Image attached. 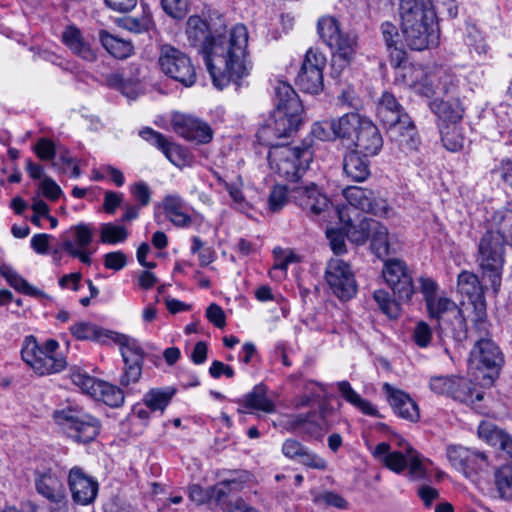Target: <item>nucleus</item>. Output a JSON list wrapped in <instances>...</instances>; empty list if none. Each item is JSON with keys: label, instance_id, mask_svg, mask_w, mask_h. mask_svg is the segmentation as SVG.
I'll list each match as a JSON object with an SVG mask.
<instances>
[{"label": "nucleus", "instance_id": "obj_1", "mask_svg": "<svg viewBox=\"0 0 512 512\" xmlns=\"http://www.w3.org/2000/svg\"><path fill=\"white\" fill-rule=\"evenodd\" d=\"M248 31L243 24L235 25L229 33H213L204 45L205 64L218 89L249 73L247 62Z\"/></svg>", "mask_w": 512, "mask_h": 512}, {"label": "nucleus", "instance_id": "obj_2", "mask_svg": "<svg viewBox=\"0 0 512 512\" xmlns=\"http://www.w3.org/2000/svg\"><path fill=\"white\" fill-rule=\"evenodd\" d=\"M343 195L349 205L335 208L339 222L342 224L341 229L351 242L358 245L364 244L372 232L370 224L376 223V220L366 217L358 219L357 210L382 217L387 215L389 205L384 198L379 197L372 190L358 186L347 187L343 190Z\"/></svg>", "mask_w": 512, "mask_h": 512}, {"label": "nucleus", "instance_id": "obj_3", "mask_svg": "<svg viewBox=\"0 0 512 512\" xmlns=\"http://www.w3.org/2000/svg\"><path fill=\"white\" fill-rule=\"evenodd\" d=\"M275 108L258 133V139L268 146L275 145L274 138L292 136L302 123L303 106L292 88L284 81L275 85Z\"/></svg>", "mask_w": 512, "mask_h": 512}, {"label": "nucleus", "instance_id": "obj_4", "mask_svg": "<svg viewBox=\"0 0 512 512\" xmlns=\"http://www.w3.org/2000/svg\"><path fill=\"white\" fill-rule=\"evenodd\" d=\"M71 334L78 340H93L101 344L115 342L120 346L124 361L120 385L127 388L139 381L142 375L144 352L135 339L125 335L104 330L88 322H78L70 327Z\"/></svg>", "mask_w": 512, "mask_h": 512}, {"label": "nucleus", "instance_id": "obj_5", "mask_svg": "<svg viewBox=\"0 0 512 512\" xmlns=\"http://www.w3.org/2000/svg\"><path fill=\"white\" fill-rule=\"evenodd\" d=\"M402 34L407 46L422 51L438 43L436 15L428 0H400Z\"/></svg>", "mask_w": 512, "mask_h": 512}, {"label": "nucleus", "instance_id": "obj_6", "mask_svg": "<svg viewBox=\"0 0 512 512\" xmlns=\"http://www.w3.org/2000/svg\"><path fill=\"white\" fill-rule=\"evenodd\" d=\"M382 276L398 300L392 299L390 294L383 289L374 292V300L380 310L389 318H397L400 311L398 301H409L414 293L412 276L406 263L400 259L386 260Z\"/></svg>", "mask_w": 512, "mask_h": 512}, {"label": "nucleus", "instance_id": "obj_7", "mask_svg": "<svg viewBox=\"0 0 512 512\" xmlns=\"http://www.w3.org/2000/svg\"><path fill=\"white\" fill-rule=\"evenodd\" d=\"M336 131L340 139L351 141L356 152L363 156H375L383 147V138L378 127L367 117L358 113H346L338 118Z\"/></svg>", "mask_w": 512, "mask_h": 512}, {"label": "nucleus", "instance_id": "obj_8", "mask_svg": "<svg viewBox=\"0 0 512 512\" xmlns=\"http://www.w3.org/2000/svg\"><path fill=\"white\" fill-rule=\"evenodd\" d=\"M376 115L380 122L392 131L395 141L402 150L417 149L420 141L415 125L393 94H382L377 104Z\"/></svg>", "mask_w": 512, "mask_h": 512}, {"label": "nucleus", "instance_id": "obj_9", "mask_svg": "<svg viewBox=\"0 0 512 512\" xmlns=\"http://www.w3.org/2000/svg\"><path fill=\"white\" fill-rule=\"evenodd\" d=\"M312 159L313 152L307 145H272L268 153L271 168L290 183L300 180Z\"/></svg>", "mask_w": 512, "mask_h": 512}, {"label": "nucleus", "instance_id": "obj_10", "mask_svg": "<svg viewBox=\"0 0 512 512\" xmlns=\"http://www.w3.org/2000/svg\"><path fill=\"white\" fill-rule=\"evenodd\" d=\"M59 343L49 339L41 347L32 335L25 337L21 349L23 361L39 376L59 373L67 366L65 357L58 355Z\"/></svg>", "mask_w": 512, "mask_h": 512}, {"label": "nucleus", "instance_id": "obj_11", "mask_svg": "<svg viewBox=\"0 0 512 512\" xmlns=\"http://www.w3.org/2000/svg\"><path fill=\"white\" fill-rule=\"evenodd\" d=\"M53 419L73 440L81 443L93 441L100 431V422L79 406H67L54 411Z\"/></svg>", "mask_w": 512, "mask_h": 512}, {"label": "nucleus", "instance_id": "obj_12", "mask_svg": "<svg viewBox=\"0 0 512 512\" xmlns=\"http://www.w3.org/2000/svg\"><path fill=\"white\" fill-rule=\"evenodd\" d=\"M476 261L483 279L488 280L497 291L505 263V245L501 238L492 232H485L479 240Z\"/></svg>", "mask_w": 512, "mask_h": 512}, {"label": "nucleus", "instance_id": "obj_13", "mask_svg": "<svg viewBox=\"0 0 512 512\" xmlns=\"http://www.w3.org/2000/svg\"><path fill=\"white\" fill-rule=\"evenodd\" d=\"M159 65L165 75L185 87L192 86L196 81L195 68L190 58L171 45L161 46Z\"/></svg>", "mask_w": 512, "mask_h": 512}, {"label": "nucleus", "instance_id": "obj_14", "mask_svg": "<svg viewBox=\"0 0 512 512\" xmlns=\"http://www.w3.org/2000/svg\"><path fill=\"white\" fill-rule=\"evenodd\" d=\"M326 57L317 49L310 48L296 78L299 88L310 94H317L323 89V69Z\"/></svg>", "mask_w": 512, "mask_h": 512}, {"label": "nucleus", "instance_id": "obj_15", "mask_svg": "<svg viewBox=\"0 0 512 512\" xmlns=\"http://www.w3.org/2000/svg\"><path fill=\"white\" fill-rule=\"evenodd\" d=\"M325 280L333 293L341 300L351 299L357 291L356 280L350 265L345 261L332 258L325 270Z\"/></svg>", "mask_w": 512, "mask_h": 512}, {"label": "nucleus", "instance_id": "obj_16", "mask_svg": "<svg viewBox=\"0 0 512 512\" xmlns=\"http://www.w3.org/2000/svg\"><path fill=\"white\" fill-rule=\"evenodd\" d=\"M36 491L49 502V512H68L66 489L60 478L48 470L35 477Z\"/></svg>", "mask_w": 512, "mask_h": 512}, {"label": "nucleus", "instance_id": "obj_17", "mask_svg": "<svg viewBox=\"0 0 512 512\" xmlns=\"http://www.w3.org/2000/svg\"><path fill=\"white\" fill-rule=\"evenodd\" d=\"M285 428L290 432L320 439L330 429V426L325 420L323 410H321L320 413L312 411L305 414L289 415L285 420Z\"/></svg>", "mask_w": 512, "mask_h": 512}, {"label": "nucleus", "instance_id": "obj_18", "mask_svg": "<svg viewBox=\"0 0 512 512\" xmlns=\"http://www.w3.org/2000/svg\"><path fill=\"white\" fill-rule=\"evenodd\" d=\"M68 486L73 501L80 505L93 503L99 488L97 480L78 466L70 469L68 473Z\"/></svg>", "mask_w": 512, "mask_h": 512}, {"label": "nucleus", "instance_id": "obj_19", "mask_svg": "<svg viewBox=\"0 0 512 512\" xmlns=\"http://www.w3.org/2000/svg\"><path fill=\"white\" fill-rule=\"evenodd\" d=\"M289 187L292 200L307 213L319 215L324 212L329 205V200L318 190L314 183H293Z\"/></svg>", "mask_w": 512, "mask_h": 512}, {"label": "nucleus", "instance_id": "obj_20", "mask_svg": "<svg viewBox=\"0 0 512 512\" xmlns=\"http://www.w3.org/2000/svg\"><path fill=\"white\" fill-rule=\"evenodd\" d=\"M429 388L436 394L451 396L462 402L470 400L472 396V383L459 376H433Z\"/></svg>", "mask_w": 512, "mask_h": 512}, {"label": "nucleus", "instance_id": "obj_21", "mask_svg": "<svg viewBox=\"0 0 512 512\" xmlns=\"http://www.w3.org/2000/svg\"><path fill=\"white\" fill-rule=\"evenodd\" d=\"M173 130L183 138L205 144L212 139L210 126L190 116L179 115L172 120Z\"/></svg>", "mask_w": 512, "mask_h": 512}, {"label": "nucleus", "instance_id": "obj_22", "mask_svg": "<svg viewBox=\"0 0 512 512\" xmlns=\"http://www.w3.org/2000/svg\"><path fill=\"white\" fill-rule=\"evenodd\" d=\"M447 458L453 467L464 473L482 469L487 464V456L483 452L460 445L448 446Z\"/></svg>", "mask_w": 512, "mask_h": 512}, {"label": "nucleus", "instance_id": "obj_23", "mask_svg": "<svg viewBox=\"0 0 512 512\" xmlns=\"http://www.w3.org/2000/svg\"><path fill=\"white\" fill-rule=\"evenodd\" d=\"M406 86L412 88L416 93L425 97H431L435 93L432 80L425 74L420 67L404 65L399 67L397 80H400Z\"/></svg>", "mask_w": 512, "mask_h": 512}, {"label": "nucleus", "instance_id": "obj_24", "mask_svg": "<svg viewBox=\"0 0 512 512\" xmlns=\"http://www.w3.org/2000/svg\"><path fill=\"white\" fill-rule=\"evenodd\" d=\"M383 390L386 392L389 403L398 416L411 422L419 419L418 406L408 394L394 389L389 383H384Z\"/></svg>", "mask_w": 512, "mask_h": 512}, {"label": "nucleus", "instance_id": "obj_25", "mask_svg": "<svg viewBox=\"0 0 512 512\" xmlns=\"http://www.w3.org/2000/svg\"><path fill=\"white\" fill-rule=\"evenodd\" d=\"M357 47V36L354 33H342L330 46L335 51L332 59L333 69L342 70L347 67L353 60Z\"/></svg>", "mask_w": 512, "mask_h": 512}, {"label": "nucleus", "instance_id": "obj_26", "mask_svg": "<svg viewBox=\"0 0 512 512\" xmlns=\"http://www.w3.org/2000/svg\"><path fill=\"white\" fill-rule=\"evenodd\" d=\"M139 135L151 145L163 152L166 158L174 165L180 166L184 162L183 150L180 146L170 142L165 136L151 128H144Z\"/></svg>", "mask_w": 512, "mask_h": 512}, {"label": "nucleus", "instance_id": "obj_27", "mask_svg": "<svg viewBox=\"0 0 512 512\" xmlns=\"http://www.w3.org/2000/svg\"><path fill=\"white\" fill-rule=\"evenodd\" d=\"M426 307L429 316L437 321L436 329L439 336L442 337V333L447 330L445 324L451 320L453 313H458L459 307L454 301L443 296L428 300Z\"/></svg>", "mask_w": 512, "mask_h": 512}, {"label": "nucleus", "instance_id": "obj_28", "mask_svg": "<svg viewBox=\"0 0 512 512\" xmlns=\"http://www.w3.org/2000/svg\"><path fill=\"white\" fill-rule=\"evenodd\" d=\"M62 41L78 57L85 61L96 60V53L86 42L81 31L76 26H67L62 33Z\"/></svg>", "mask_w": 512, "mask_h": 512}, {"label": "nucleus", "instance_id": "obj_29", "mask_svg": "<svg viewBox=\"0 0 512 512\" xmlns=\"http://www.w3.org/2000/svg\"><path fill=\"white\" fill-rule=\"evenodd\" d=\"M162 207L169 221L177 227L187 228L192 224L191 216L186 212L185 202L179 195H166Z\"/></svg>", "mask_w": 512, "mask_h": 512}, {"label": "nucleus", "instance_id": "obj_30", "mask_svg": "<svg viewBox=\"0 0 512 512\" xmlns=\"http://www.w3.org/2000/svg\"><path fill=\"white\" fill-rule=\"evenodd\" d=\"M458 292L468 297V303H462L465 309L475 306L478 301H485L483 287L478 277L469 271H463L458 275L457 281Z\"/></svg>", "mask_w": 512, "mask_h": 512}, {"label": "nucleus", "instance_id": "obj_31", "mask_svg": "<svg viewBox=\"0 0 512 512\" xmlns=\"http://www.w3.org/2000/svg\"><path fill=\"white\" fill-rule=\"evenodd\" d=\"M471 353L478 363L487 369L498 368L502 363L501 352L490 339H478Z\"/></svg>", "mask_w": 512, "mask_h": 512}, {"label": "nucleus", "instance_id": "obj_32", "mask_svg": "<svg viewBox=\"0 0 512 512\" xmlns=\"http://www.w3.org/2000/svg\"><path fill=\"white\" fill-rule=\"evenodd\" d=\"M430 107L432 111L438 116L439 125L461 124L464 114V108L459 100L443 101L434 100Z\"/></svg>", "mask_w": 512, "mask_h": 512}, {"label": "nucleus", "instance_id": "obj_33", "mask_svg": "<svg viewBox=\"0 0 512 512\" xmlns=\"http://www.w3.org/2000/svg\"><path fill=\"white\" fill-rule=\"evenodd\" d=\"M343 170L348 178L356 182L365 181L370 175L368 160L356 151H351L345 155Z\"/></svg>", "mask_w": 512, "mask_h": 512}, {"label": "nucleus", "instance_id": "obj_34", "mask_svg": "<svg viewBox=\"0 0 512 512\" xmlns=\"http://www.w3.org/2000/svg\"><path fill=\"white\" fill-rule=\"evenodd\" d=\"M479 436L484 438L490 445L498 447L507 460H509L510 465H512V437L509 434L496 427L481 425L479 427Z\"/></svg>", "mask_w": 512, "mask_h": 512}, {"label": "nucleus", "instance_id": "obj_35", "mask_svg": "<svg viewBox=\"0 0 512 512\" xmlns=\"http://www.w3.org/2000/svg\"><path fill=\"white\" fill-rule=\"evenodd\" d=\"M372 455L396 473L403 471L408 464L407 454L403 455L398 451L391 452L390 445L386 442L379 443L372 451Z\"/></svg>", "mask_w": 512, "mask_h": 512}, {"label": "nucleus", "instance_id": "obj_36", "mask_svg": "<svg viewBox=\"0 0 512 512\" xmlns=\"http://www.w3.org/2000/svg\"><path fill=\"white\" fill-rule=\"evenodd\" d=\"M486 232L499 236L504 245L512 246V210L502 209L494 212L490 228Z\"/></svg>", "mask_w": 512, "mask_h": 512}, {"label": "nucleus", "instance_id": "obj_37", "mask_svg": "<svg viewBox=\"0 0 512 512\" xmlns=\"http://www.w3.org/2000/svg\"><path fill=\"white\" fill-rule=\"evenodd\" d=\"M249 480V473L246 471L235 472V476L224 479L212 487L214 501H221L228 497L231 492L241 491L244 484Z\"/></svg>", "mask_w": 512, "mask_h": 512}, {"label": "nucleus", "instance_id": "obj_38", "mask_svg": "<svg viewBox=\"0 0 512 512\" xmlns=\"http://www.w3.org/2000/svg\"><path fill=\"white\" fill-rule=\"evenodd\" d=\"M242 403L246 409L265 413H273L276 409L275 404L266 396L265 388L261 385L255 386L251 392L247 393Z\"/></svg>", "mask_w": 512, "mask_h": 512}, {"label": "nucleus", "instance_id": "obj_39", "mask_svg": "<svg viewBox=\"0 0 512 512\" xmlns=\"http://www.w3.org/2000/svg\"><path fill=\"white\" fill-rule=\"evenodd\" d=\"M186 34L192 46H200L203 52L204 45L210 40L207 23L199 16H190L187 21Z\"/></svg>", "mask_w": 512, "mask_h": 512}, {"label": "nucleus", "instance_id": "obj_40", "mask_svg": "<svg viewBox=\"0 0 512 512\" xmlns=\"http://www.w3.org/2000/svg\"><path fill=\"white\" fill-rule=\"evenodd\" d=\"M370 225H372V232L369 237L371 250L378 258L383 259L390 253L388 229L378 221Z\"/></svg>", "mask_w": 512, "mask_h": 512}, {"label": "nucleus", "instance_id": "obj_41", "mask_svg": "<svg viewBox=\"0 0 512 512\" xmlns=\"http://www.w3.org/2000/svg\"><path fill=\"white\" fill-rule=\"evenodd\" d=\"M443 146L451 152H458L464 148L465 136L461 124L439 125Z\"/></svg>", "mask_w": 512, "mask_h": 512}, {"label": "nucleus", "instance_id": "obj_42", "mask_svg": "<svg viewBox=\"0 0 512 512\" xmlns=\"http://www.w3.org/2000/svg\"><path fill=\"white\" fill-rule=\"evenodd\" d=\"M0 274L6 279L10 286L25 295L33 297H42L44 293L36 287L30 285L13 268L7 265L0 266Z\"/></svg>", "mask_w": 512, "mask_h": 512}, {"label": "nucleus", "instance_id": "obj_43", "mask_svg": "<svg viewBox=\"0 0 512 512\" xmlns=\"http://www.w3.org/2000/svg\"><path fill=\"white\" fill-rule=\"evenodd\" d=\"M99 37L103 47L115 58L124 59L133 53V45L129 41L114 37L106 31H101Z\"/></svg>", "mask_w": 512, "mask_h": 512}, {"label": "nucleus", "instance_id": "obj_44", "mask_svg": "<svg viewBox=\"0 0 512 512\" xmlns=\"http://www.w3.org/2000/svg\"><path fill=\"white\" fill-rule=\"evenodd\" d=\"M92 397L103 401L110 407H120L125 400L124 392L119 387L105 381H101L96 386V391Z\"/></svg>", "mask_w": 512, "mask_h": 512}, {"label": "nucleus", "instance_id": "obj_45", "mask_svg": "<svg viewBox=\"0 0 512 512\" xmlns=\"http://www.w3.org/2000/svg\"><path fill=\"white\" fill-rule=\"evenodd\" d=\"M93 236V229L89 224L79 223L70 227L64 234L63 241H70L78 249H87L92 244Z\"/></svg>", "mask_w": 512, "mask_h": 512}, {"label": "nucleus", "instance_id": "obj_46", "mask_svg": "<svg viewBox=\"0 0 512 512\" xmlns=\"http://www.w3.org/2000/svg\"><path fill=\"white\" fill-rule=\"evenodd\" d=\"M337 386L342 397L347 402L357 407L366 415L377 416V409L370 402L361 398V396L356 391H354L348 381H340L338 382Z\"/></svg>", "mask_w": 512, "mask_h": 512}, {"label": "nucleus", "instance_id": "obj_47", "mask_svg": "<svg viewBox=\"0 0 512 512\" xmlns=\"http://www.w3.org/2000/svg\"><path fill=\"white\" fill-rule=\"evenodd\" d=\"M175 393V389H152L144 396L145 405L152 411H164Z\"/></svg>", "mask_w": 512, "mask_h": 512}, {"label": "nucleus", "instance_id": "obj_48", "mask_svg": "<svg viewBox=\"0 0 512 512\" xmlns=\"http://www.w3.org/2000/svg\"><path fill=\"white\" fill-rule=\"evenodd\" d=\"M317 28L320 37L329 47L342 34L337 20L333 17H322L319 19Z\"/></svg>", "mask_w": 512, "mask_h": 512}, {"label": "nucleus", "instance_id": "obj_49", "mask_svg": "<svg viewBox=\"0 0 512 512\" xmlns=\"http://www.w3.org/2000/svg\"><path fill=\"white\" fill-rule=\"evenodd\" d=\"M465 43L470 53H476L479 57L485 56L489 49L481 31L474 25L467 27Z\"/></svg>", "mask_w": 512, "mask_h": 512}, {"label": "nucleus", "instance_id": "obj_50", "mask_svg": "<svg viewBox=\"0 0 512 512\" xmlns=\"http://www.w3.org/2000/svg\"><path fill=\"white\" fill-rule=\"evenodd\" d=\"M445 326L447 330L442 333V336L451 335L457 341H462L467 338V324L461 308H458V313L451 315V320L448 321Z\"/></svg>", "mask_w": 512, "mask_h": 512}, {"label": "nucleus", "instance_id": "obj_51", "mask_svg": "<svg viewBox=\"0 0 512 512\" xmlns=\"http://www.w3.org/2000/svg\"><path fill=\"white\" fill-rule=\"evenodd\" d=\"M128 231L124 226L113 223H104L100 230V240L102 243L115 244L124 242L127 239Z\"/></svg>", "mask_w": 512, "mask_h": 512}, {"label": "nucleus", "instance_id": "obj_52", "mask_svg": "<svg viewBox=\"0 0 512 512\" xmlns=\"http://www.w3.org/2000/svg\"><path fill=\"white\" fill-rule=\"evenodd\" d=\"M473 312L472 322L479 339L485 338L488 334V322L486 313V302L478 301L475 306H471Z\"/></svg>", "mask_w": 512, "mask_h": 512}, {"label": "nucleus", "instance_id": "obj_53", "mask_svg": "<svg viewBox=\"0 0 512 512\" xmlns=\"http://www.w3.org/2000/svg\"><path fill=\"white\" fill-rule=\"evenodd\" d=\"M496 485L502 498H512V465L507 464L498 470Z\"/></svg>", "mask_w": 512, "mask_h": 512}, {"label": "nucleus", "instance_id": "obj_54", "mask_svg": "<svg viewBox=\"0 0 512 512\" xmlns=\"http://www.w3.org/2000/svg\"><path fill=\"white\" fill-rule=\"evenodd\" d=\"M288 190L286 186L276 185L268 197V209L271 212L280 211L288 202Z\"/></svg>", "mask_w": 512, "mask_h": 512}, {"label": "nucleus", "instance_id": "obj_55", "mask_svg": "<svg viewBox=\"0 0 512 512\" xmlns=\"http://www.w3.org/2000/svg\"><path fill=\"white\" fill-rule=\"evenodd\" d=\"M337 121H338V119H334L330 123L329 122L314 123V125L312 126V129H311V134L316 139H319L321 141H327V140H331L333 138H340V136L338 135V133L336 131V128L334 127V125L336 126Z\"/></svg>", "mask_w": 512, "mask_h": 512}, {"label": "nucleus", "instance_id": "obj_56", "mask_svg": "<svg viewBox=\"0 0 512 512\" xmlns=\"http://www.w3.org/2000/svg\"><path fill=\"white\" fill-rule=\"evenodd\" d=\"M299 464L315 470H325L327 468V461L314 451L310 450L307 446L303 450L301 456L297 459Z\"/></svg>", "mask_w": 512, "mask_h": 512}, {"label": "nucleus", "instance_id": "obj_57", "mask_svg": "<svg viewBox=\"0 0 512 512\" xmlns=\"http://www.w3.org/2000/svg\"><path fill=\"white\" fill-rule=\"evenodd\" d=\"M71 379L76 386L80 387L85 393H87L91 397L93 396V393L96 391V386L101 382V380H96L95 378L81 371L72 372Z\"/></svg>", "mask_w": 512, "mask_h": 512}, {"label": "nucleus", "instance_id": "obj_58", "mask_svg": "<svg viewBox=\"0 0 512 512\" xmlns=\"http://www.w3.org/2000/svg\"><path fill=\"white\" fill-rule=\"evenodd\" d=\"M162 7L171 17L182 19L188 12L189 0H162Z\"/></svg>", "mask_w": 512, "mask_h": 512}, {"label": "nucleus", "instance_id": "obj_59", "mask_svg": "<svg viewBox=\"0 0 512 512\" xmlns=\"http://www.w3.org/2000/svg\"><path fill=\"white\" fill-rule=\"evenodd\" d=\"M217 505L221 507L224 512H258L251 506H248L243 499L236 498L232 500L228 497H224L221 501H215Z\"/></svg>", "mask_w": 512, "mask_h": 512}, {"label": "nucleus", "instance_id": "obj_60", "mask_svg": "<svg viewBox=\"0 0 512 512\" xmlns=\"http://www.w3.org/2000/svg\"><path fill=\"white\" fill-rule=\"evenodd\" d=\"M413 338L419 347L426 348L431 341L432 330L427 323L420 321L414 328Z\"/></svg>", "mask_w": 512, "mask_h": 512}, {"label": "nucleus", "instance_id": "obj_61", "mask_svg": "<svg viewBox=\"0 0 512 512\" xmlns=\"http://www.w3.org/2000/svg\"><path fill=\"white\" fill-rule=\"evenodd\" d=\"M127 265V257L122 251L109 252L104 255V266L107 269L119 271Z\"/></svg>", "mask_w": 512, "mask_h": 512}, {"label": "nucleus", "instance_id": "obj_62", "mask_svg": "<svg viewBox=\"0 0 512 512\" xmlns=\"http://www.w3.org/2000/svg\"><path fill=\"white\" fill-rule=\"evenodd\" d=\"M130 191L140 207L147 206L150 203L151 190L146 183L137 182L131 186Z\"/></svg>", "mask_w": 512, "mask_h": 512}, {"label": "nucleus", "instance_id": "obj_63", "mask_svg": "<svg viewBox=\"0 0 512 512\" xmlns=\"http://www.w3.org/2000/svg\"><path fill=\"white\" fill-rule=\"evenodd\" d=\"M305 447L306 446L303 445L298 440L289 438V439H286L282 444V453L288 459L297 461V459L299 458V456H301Z\"/></svg>", "mask_w": 512, "mask_h": 512}, {"label": "nucleus", "instance_id": "obj_64", "mask_svg": "<svg viewBox=\"0 0 512 512\" xmlns=\"http://www.w3.org/2000/svg\"><path fill=\"white\" fill-rule=\"evenodd\" d=\"M34 151L41 160H52L56 154L55 144L47 138L39 139Z\"/></svg>", "mask_w": 512, "mask_h": 512}]
</instances>
